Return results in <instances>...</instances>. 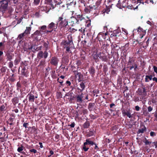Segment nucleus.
Returning <instances> with one entry per match:
<instances>
[{
  "mask_svg": "<svg viewBox=\"0 0 157 157\" xmlns=\"http://www.w3.org/2000/svg\"><path fill=\"white\" fill-rule=\"evenodd\" d=\"M47 27L46 25H43L40 28H39V31L41 33V34H44L45 32Z\"/></svg>",
  "mask_w": 157,
  "mask_h": 157,
  "instance_id": "obj_10",
  "label": "nucleus"
},
{
  "mask_svg": "<svg viewBox=\"0 0 157 157\" xmlns=\"http://www.w3.org/2000/svg\"><path fill=\"white\" fill-rule=\"evenodd\" d=\"M82 148L83 150L85 151H87L89 149V147L87 146L86 143H84L83 145L82 146Z\"/></svg>",
  "mask_w": 157,
  "mask_h": 157,
  "instance_id": "obj_14",
  "label": "nucleus"
},
{
  "mask_svg": "<svg viewBox=\"0 0 157 157\" xmlns=\"http://www.w3.org/2000/svg\"><path fill=\"white\" fill-rule=\"evenodd\" d=\"M122 32H123L126 35L128 34V32L126 29H125L124 28H122Z\"/></svg>",
  "mask_w": 157,
  "mask_h": 157,
  "instance_id": "obj_23",
  "label": "nucleus"
},
{
  "mask_svg": "<svg viewBox=\"0 0 157 157\" xmlns=\"http://www.w3.org/2000/svg\"><path fill=\"white\" fill-rule=\"evenodd\" d=\"M150 135L151 136L153 137L155 136L156 134L154 132H151L150 133Z\"/></svg>",
  "mask_w": 157,
  "mask_h": 157,
  "instance_id": "obj_27",
  "label": "nucleus"
},
{
  "mask_svg": "<svg viewBox=\"0 0 157 157\" xmlns=\"http://www.w3.org/2000/svg\"><path fill=\"white\" fill-rule=\"evenodd\" d=\"M133 63H134L133 61L132 60L130 59L128 62V65L129 66L133 65H134L133 64Z\"/></svg>",
  "mask_w": 157,
  "mask_h": 157,
  "instance_id": "obj_22",
  "label": "nucleus"
},
{
  "mask_svg": "<svg viewBox=\"0 0 157 157\" xmlns=\"http://www.w3.org/2000/svg\"><path fill=\"white\" fill-rule=\"evenodd\" d=\"M109 12V11L108 9H107L105 11V13H108V12Z\"/></svg>",
  "mask_w": 157,
  "mask_h": 157,
  "instance_id": "obj_49",
  "label": "nucleus"
},
{
  "mask_svg": "<svg viewBox=\"0 0 157 157\" xmlns=\"http://www.w3.org/2000/svg\"><path fill=\"white\" fill-rule=\"evenodd\" d=\"M39 144H40V147L41 148H43V146L42 145V143H40V142L39 143Z\"/></svg>",
  "mask_w": 157,
  "mask_h": 157,
  "instance_id": "obj_42",
  "label": "nucleus"
},
{
  "mask_svg": "<svg viewBox=\"0 0 157 157\" xmlns=\"http://www.w3.org/2000/svg\"><path fill=\"white\" fill-rule=\"evenodd\" d=\"M24 147L23 146L18 147L17 148V151L20 153H22V151L23 150Z\"/></svg>",
  "mask_w": 157,
  "mask_h": 157,
  "instance_id": "obj_20",
  "label": "nucleus"
},
{
  "mask_svg": "<svg viewBox=\"0 0 157 157\" xmlns=\"http://www.w3.org/2000/svg\"><path fill=\"white\" fill-rule=\"evenodd\" d=\"M30 151L31 152H33L34 153H36L37 151L36 150L34 149H32L30 150Z\"/></svg>",
  "mask_w": 157,
  "mask_h": 157,
  "instance_id": "obj_29",
  "label": "nucleus"
},
{
  "mask_svg": "<svg viewBox=\"0 0 157 157\" xmlns=\"http://www.w3.org/2000/svg\"><path fill=\"white\" fill-rule=\"evenodd\" d=\"M44 46L46 48H47L48 47V44L46 43H44Z\"/></svg>",
  "mask_w": 157,
  "mask_h": 157,
  "instance_id": "obj_38",
  "label": "nucleus"
},
{
  "mask_svg": "<svg viewBox=\"0 0 157 157\" xmlns=\"http://www.w3.org/2000/svg\"><path fill=\"white\" fill-rule=\"evenodd\" d=\"M8 2L6 0H2L1 2V6L0 9L2 10V12L5 11L8 6Z\"/></svg>",
  "mask_w": 157,
  "mask_h": 157,
  "instance_id": "obj_3",
  "label": "nucleus"
},
{
  "mask_svg": "<svg viewBox=\"0 0 157 157\" xmlns=\"http://www.w3.org/2000/svg\"><path fill=\"white\" fill-rule=\"evenodd\" d=\"M48 55V53L47 51H45L43 53L42 51H40L37 54V57L40 59L43 58L46 59Z\"/></svg>",
  "mask_w": 157,
  "mask_h": 157,
  "instance_id": "obj_5",
  "label": "nucleus"
},
{
  "mask_svg": "<svg viewBox=\"0 0 157 157\" xmlns=\"http://www.w3.org/2000/svg\"><path fill=\"white\" fill-rule=\"evenodd\" d=\"M128 67H129L130 70H131L133 68H134V64L133 65H132V66H129Z\"/></svg>",
  "mask_w": 157,
  "mask_h": 157,
  "instance_id": "obj_37",
  "label": "nucleus"
},
{
  "mask_svg": "<svg viewBox=\"0 0 157 157\" xmlns=\"http://www.w3.org/2000/svg\"><path fill=\"white\" fill-rule=\"evenodd\" d=\"M152 75H146L145 78V81L146 82H149L148 79L151 80H152Z\"/></svg>",
  "mask_w": 157,
  "mask_h": 157,
  "instance_id": "obj_18",
  "label": "nucleus"
},
{
  "mask_svg": "<svg viewBox=\"0 0 157 157\" xmlns=\"http://www.w3.org/2000/svg\"><path fill=\"white\" fill-rule=\"evenodd\" d=\"M85 143H86V144L87 145H93L94 144L93 141L90 140V139H87L86 140V142Z\"/></svg>",
  "mask_w": 157,
  "mask_h": 157,
  "instance_id": "obj_17",
  "label": "nucleus"
},
{
  "mask_svg": "<svg viewBox=\"0 0 157 157\" xmlns=\"http://www.w3.org/2000/svg\"><path fill=\"white\" fill-rule=\"evenodd\" d=\"M125 3L124 0H123L121 3V0H119L118 3L117 4V6L119 8L121 9L122 7H124L125 6H124V4Z\"/></svg>",
  "mask_w": 157,
  "mask_h": 157,
  "instance_id": "obj_11",
  "label": "nucleus"
},
{
  "mask_svg": "<svg viewBox=\"0 0 157 157\" xmlns=\"http://www.w3.org/2000/svg\"><path fill=\"white\" fill-rule=\"evenodd\" d=\"M58 24V23H57V24L56 25L54 23L52 22L48 26V28L52 29H56L57 28Z\"/></svg>",
  "mask_w": 157,
  "mask_h": 157,
  "instance_id": "obj_9",
  "label": "nucleus"
},
{
  "mask_svg": "<svg viewBox=\"0 0 157 157\" xmlns=\"http://www.w3.org/2000/svg\"><path fill=\"white\" fill-rule=\"evenodd\" d=\"M58 22H59V27L61 30L63 29L68 25V20L61 17L59 18Z\"/></svg>",
  "mask_w": 157,
  "mask_h": 157,
  "instance_id": "obj_1",
  "label": "nucleus"
},
{
  "mask_svg": "<svg viewBox=\"0 0 157 157\" xmlns=\"http://www.w3.org/2000/svg\"><path fill=\"white\" fill-rule=\"evenodd\" d=\"M25 36L24 33H22L18 35V37L17 38V40H20L19 41V43H20L22 40L23 39V37Z\"/></svg>",
  "mask_w": 157,
  "mask_h": 157,
  "instance_id": "obj_12",
  "label": "nucleus"
},
{
  "mask_svg": "<svg viewBox=\"0 0 157 157\" xmlns=\"http://www.w3.org/2000/svg\"><path fill=\"white\" fill-rule=\"evenodd\" d=\"M59 82L61 84V83H63V81H59Z\"/></svg>",
  "mask_w": 157,
  "mask_h": 157,
  "instance_id": "obj_63",
  "label": "nucleus"
},
{
  "mask_svg": "<svg viewBox=\"0 0 157 157\" xmlns=\"http://www.w3.org/2000/svg\"><path fill=\"white\" fill-rule=\"evenodd\" d=\"M47 2L48 3L50 4H52V0H46Z\"/></svg>",
  "mask_w": 157,
  "mask_h": 157,
  "instance_id": "obj_35",
  "label": "nucleus"
},
{
  "mask_svg": "<svg viewBox=\"0 0 157 157\" xmlns=\"http://www.w3.org/2000/svg\"><path fill=\"white\" fill-rule=\"evenodd\" d=\"M107 29V27L106 26H105L104 27V29L105 30H106Z\"/></svg>",
  "mask_w": 157,
  "mask_h": 157,
  "instance_id": "obj_48",
  "label": "nucleus"
},
{
  "mask_svg": "<svg viewBox=\"0 0 157 157\" xmlns=\"http://www.w3.org/2000/svg\"><path fill=\"white\" fill-rule=\"evenodd\" d=\"M144 143L146 144H147L149 143V142L147 140H146Z\"/></svg>",
  "mask_w": 157,
  "mask_h": 157,
  "instance_id": "obj_44",
  "label": "nucleus"
},
{
  "mask_svg": "<svg viewBox=\"0 0 157 157\" xmlns=\"http://www.w3.org/2000/svg\"><path fill=\"white\" fill-rule=\"evenodd\" d=\"M90 72L91 74H93L95 72V70L93 68H91L90 70Z\"/></svg>",
  "mask_w": 157,
  "mask_h": 157,
  "instance_id": "obj_25",
  "label": "nucleus"
},
{
  "mask_svg": "<svg viewBox=\"0 0 157 157\" xmlns=\"http://www.w3.org/2000/svg\"><path fill=\"white\" fill-rule=\"evenodd\" d=\"M66 83L69 86H70L71 85V82L69 81H67L66 82Z\"/></svg>",
  "mask_w": 157,
  "mask_h": 157,
  "instance_id": "obj_46",
  "label": "nucleus"
},
{
  "mask_svg": "<svg viewBox=\"0 0 157 157\" xmlns=\"http://www.w3.org/2000/svg\"><path fill=\"white\" fill-rule=\"evenodd\" d=\"M141 0H138V2L140 3L141 2Z\"/></svg>",
  "mask_w": 157,
  "mask_h": 157,
  "instance_id": "obj_60",
  "label": "nucleus"
},
{
  "mask_svg": "<svg viewBox=\"0 0 157 157\" xmlns=\"http://www.w3.org/2000/svg\"><path fill=\"white\" fill-rule=\"evenodd\" d=\"M149 40V39H148L146 41V43L147 44L148 43V42Z\"/></svg>",
  "mask_w": 157,
  "mask_h": 157,
  "instance_id": "obj_57",
  "label": "nucleus"
},
{
  "mask_svg": "<svg viewBox=\"0 0 157 157\" xmlns=\"http://www.w3.org/2000/svg\"><path fill=\"white\" fill-rule=\"evenodd\" d=\"M155 117L157 118V113L155 114Z\"/></svg>",
  "mask_w": 157,
  "mask_h": 157,
  "instance_id": "obj_64",
  "label": "nucleus"
},
{
  "mask_svg": "<svg viewBox=\"0 0 157 157\" xmlns=\"http://www.w3.org/2000/svg\"><path fill=\"white\" fill-rule=\"evenodd\" d=\"M150 2L153 4L154 3V1L153 0H150Z\"/></svg>",
  "mask_w": 157,
  "mask_h": 157,
  "instance_id": "obj_51",
  "label": "nucleus"
},
{
  "mask_svg": "<svg viewBox=\"0 0 157 157\" xmlns=\"http://www.w3.org/2000/svg\"><path fill=\"white\" fill-rule=\"evenodd\" d=\"M138 93L143 98L147 95V93L145 88H143L142 89H139Z\"/></svg>",
  "mask_w": 157,
  "mask_h": 157,
  "instance_id": "obj_6",
  "label": "nucleus"
},
{
  "mask_svg": "<svg viewBox=\"0 0 157 157\" xmlns=\"http://www.w3.org/2000/svg\"><path fill=\"white\" fill-rule=\"evenodd\" d=\"M75 126V124L74 122L72 123L71 124L69 125V126H70L71 128H74Z\"/></svg>",
  "mask_w": 157,
  "mask_h": 157,
  "instance_id": "obj_33",
  "label": "nucleus"
},
{
  "mask_svg": "<svg viewBox=\"0 0 157 157\" xmlns=\"http://www.w3.org/2000/svg\"><path fill=\"white\" fill-rule=\"evenodd\" d=\"M78 31H79L81 32L82 33H84L85 31V30L84 29H83L82 28L81 29H79L78 30Z\"/></svg>",
  "mask_w": 157,
  "mask_h": 157,
  "instance_id": "obj_32",
  "label": "nucleus"
},
{
  "mask_svg": "<svg viewBox=\"0 0 157 157\" xmlns=\"http://www.w3.org/2000/svg\"><path fill=\"white\" fill-rule=\"evenodd\" d=\"M3 54V53L2 52V51H0V56H1Z\"/></svg>",
  "mask_w": 157,
  "mask_h": 157,
  "instance_id": "obj_54",
  "label": "nucleus"
},
{
  "mask_svg": "<svg viewBox=\"0 0 157 157\" xmlns=\"http://www.w3.org/2000/svg\"><path fill=\"white\" fill-rule=\"evenodd\" d=\"M135 109L136 111H138L140 109V107L138 106L137 105L135 107Z\"/></svg>",
  "mask_w": 157,
  "mask_h": 157,
  "instance_id": "obj_36",
  "label": "nucleus"
},
{
  "mask_svg": "<svg viewBox=\"0 0 157 157\" xmlns=\"http://www.w3.org/2000/svg\"><path fill=\"white\" fill-rule=\"evenodd\" d=\"M80 85V87L82 88V89L81 90V91H82L85 87L84 83L83 82H81Z\"/></svg>",
  "mask_w": 157,
  "mask_h": 157,
  "instance_id": "obj_19",
  "label": "nucleus"
},
{
  "mask_svg": "<svg viewBox=\"0 0 157 157\" xmlns=\"http://www.w3.org/2000/svg\"><path fill=\"white\" fill-rule=\"evenodd\" d=\"M83 94L82 93L80 95H77L76 96V102L79 103H81L83 101Z\"/></svg>",
  "mask_w": 157,
  "mask_h": 157,
  "instance_id": "obj_8",
  "label": "nucleus"
},
{
  "mask_svg": "<svg viewBox=\"0 0 157 157\" xmlns=\"http://www.w3.org/2000/svg\"><path fill=\"white\" fill-rule=\"evenodd\" d=\"M88 97L87 96L86 97V100H87L88 99Z\"/></svg>",
  "mask_w": 157,
  "mask_h": 157,
  "instance_id": "obj_61",
  "label": "nucleus"
},
{
  "mask_svg": "<svg viewBox=\"0 0 157 157\" xmlns=\"http://www.w3.org/2000/svg\"><path fill=\"white\" fill-rule=\"evenodd\" d=\"M152 80L155 82H157V78L155 77H154L152 78Z\"/></svg>",
  "mask_w": 157,
  "mask_h": 157,
  "instance_id": "obj_39",
  "label": "nucleus"
},
{
  "mask_svg": "<svg viewBox=\"0 0 157 157\" xmlns=\"http://www.w3.org/2000/svg\"><path fill=\"white\" fill-rule=\"evenodd\" d=\"M138 100H139V99H138V98L137 99L136 98V99H135V101H138Z\"/></svg>",
  "mask_w": 157,
  "mask_h": 157,
  "instance_id": "obj_62",
  "label": "nucleus"
},
{
  "mask_svg": "<svg viewBox=\"0 0 157 157\" xmlns=\"http://www.w3.org/2000/svg\"><path fill=\"white\" fill-rule=\"evenodd\" d=\"M40 2V0H34V3L36 5L39 4Z\"/></svg>",
  "mask_w": 157,
  "mask_h": 157,
  "instance_id": "obj_31",
  "label": "nucleus"
},
{
  "mask_svg": "<svg viewBox=\"0 0 157 157\" xmlns=\"http://www.w3.org/2000/svg\"><path fill=\"white\" fill-rule=\"evenodd\" d=\"M147 109L148 112H150L152 110L153 108L151 106H149L148 107Z\"/></svg>",
  "mask_w": 157,
  "mask_h": 157,
  "instance_id": "obj_30",
  "label": "nucleus"
},
{
  "mask_svg": "<svg viewBox=\"0 0 157 157\" xmlns=\"http://www.w3.org/2000/svg\"><path fill=\"white\" fill-rule=\"evenodd\" d=\"M14 2V3H15L17 2V0H13Z\"/></svg>",
  "mask_w": 157,
  "mask_h": 157,
  "instance_id": "obj_52",
  "label": "nucleus"
},
{
  "mask_svg": "<svg viewBox=\"0 0 157 157\" xmlns=\"http://www.w3.org/2000/svg\"><path fill=\"white\" fill-rule=\"evenodd\" d=\"M4 42H0V47L4 45Z\"/></svg>",
  "mask_w": 157,
  "mask_h": 157,
  "instance_id": "obj_43",
  "label": "nucleus"
},
{
  "mask_svg": "<svg viewBox=\"0 0 157 157\" xmlns=\"http://www.w3.org/2000/svg\"><path fill=\"white\" fill-rule=\"evenodd\" d=\"M58 59L56 57H53L51 59L50 61V63L54 66H57L59 62Z\"/></svg>",
  "mask_w": 157,
  "mask_h": 157,
  "instance_id": "obj_7",
  "label": "nucleus"
},
{
  "mask_svg": "<svg viewBox=\"0 0 157 157\" xmlns=\"http://www.w3.org/2000/svg\"><path fill=\"white\" fill-rule=\"evenodd\" d=\"M6 109V108L5 106L3 105L0 107V110L1 111H3L5 110Z\"/></svg>",
  "mask_w": 157,
  "mask_h": 157,
  "instance_id": "obj_21",
  "label": "nucleus"
},
{
  "mask_svg": "<svg viewBox=\"0 0 157 157\" xmlns=\"http://www.w3.org/2000/svg\"><path fill=\"white\" fill-rule=\"evenodd\" d=\"M144 34L143 35L141 36L140 37V38L141 39H142L143 37V36H144Z\"/></svg>",
  "mask_w": 157,
  "mask_h": 157,
  "instance_id": "obj_59",
  "label": "nucleus"
},
{
  "mask_svg": "<svg viewBox=\"0 0 157 157\" xmlns=\"http://www.w3.org/2000/svg\"><path fill=\"white\" fill-rule=\"evenodd\" d=\"M41 35L39 30H37L34 34H32V36L36 40H40Z\"/></svg>",
  "mask_w": 157,
  "mask_h": 157,
  "instance_id": "obj_4",
  "label": "nucleus"
},
{
  "mask_svg": "<svg viewBox=\"0 0 157 157\" xmlns=\"http://www.w3.org/2000/svg\"><path fill=\"white\" fill-rule=\"evenodd\" d=\"M28 124L27 123H24L23 125V127H25V128H27V125Z\"/></svg>",
  "mask_w": 157,
  "mask_h": 157,
  "instance_id": "obj_40",
  "label": "nucleus"
},
{
  "mask_svg": "<svg viewBox=\"0 0 157 157\" xmlns=\"http://www.w3.org/2000/svg\"><path fill=\"white\" fill-rule=\"evenodd\" d=\"M147 23L148 24H151V22L149 21H147Z\"/></svg>",
  "mask_w": 157,
  "mask_h": 157,
  "instance_id": "obj_55",
  "label": "nucleus"
},
{
  "mask_svg": "<svg viewBox=\"0 0 157 157\" xmlns=\"http://www.w3.org/2000/svg\"><path fill=\"white\" fill-rule=\"evenodd\" d=\"M28 96H29V101L33 102L34 101L35 99L34 96L32 94H29Z\"/></svg>",
  "mask_w": 157,
  "mask_h": 157,
  "instance_id": "obj_13",
  "label": "nucleus"
},
{
  "mask_svg": "<svg viewBox=\"0 0 157 157\" xmlns=\"http://www.w3.org/2000/svg\"><path fill=\"white\" fill-rule=\"evenodd\" d=\"M143 29H142L140 27H139L137 31L138 33H140L141 32H142Z\"/></svg>",
  "mask_w": 157,
  "mask_h": 157,
  "instance_id": "obj_28",
  "label": "nucleus"
},
{
  "mask_svg": "<svg viewBox=\"0 0 157 157\" xmlns=\"http://www.w3.org/2000/svg\"><path fill=\"white\" fill-rule=\"evenodd\" d=\"M62 46L65 48L66 51L67 52H71L70 49H71L73 46V43L72 41L69 40L68 41H64L61 43Z\"/></svg>",
  "mask_w": 157,
  "mask_h": 157,
  "instance_id": "obj_2",
  "label": "nucleus"
},
{
  "mask_svg": "<svg viewBox=\"0 0 157 157\" xmlns=\"http://www.w3.org/2000/svg\"><path fill=\"white\" fill-rule=\"evenodd\" d=\"M153 69L155 72L157 74V67L154 66L153 67Z\"/></svg>",
  "mask_w": 157,
  "mask_h": 157,
  "instance_id": "obj_34",
  "label": "nucleus"
},
{
  "mask_svg": "<svg viewBox=\"0 0 157 157\" xmlns=\"http://www.w3.org/2000/svg\"><path fill=\"white\" fill-rule=\"evenodd\" d=\"M123 114H124V115L127 116L129 118H131L132 117V115L129 112L127 111V112H123Z\"/></svg>",
  "mask_w": 157,
  "mask_h": 157,
  "instance_id": "obj_16",
  "label": "nucleus"
},
{
  "mask_svg": "<svg viewBox=\"0 0 157 157\" xmlns=\"http://www.w3.org/2000/svg\"><path fill=\"white\" fill-rule=\"evenodd\" d=\"M115 104L113 103L111 104L110 105V106L111 108L113 107V106H114Z\"/></svg>",
  "mask_w": 157,
  "mask_h": 157,
  "instance_id": "obj_45",
  "label": "nucleus"
},
{
  "mask_svg": "<svg viewBox=\"0 0 157 157\" xmlns=\"http://www.w3.org/2000/svg\"><path fill=\"white\" fill-rule=\"evenodd\" d=\"M95 149H97L98 148V146H97V145H96L95 144Z\"/></svg>",
  "mask_w": 157,
  "mask_h": 157,
  "instance_id": "obj_56",
  "label": "nucleus"
},
{
  "mask_svg": "<svg viewBox=\"0 0 157 157\" xmlns=\"http://www.w3.org/2000/svg\"><path fill=\"white\" fill-rule=\"evenodd\" d=\"M155 147L157 148V141L155 143Z\"/></svg>",
  "mask_w": 157,
  "mask_h": 157,
  "instance_id": "obj_58",
  "label": "nucleus"
},
{
  "mask_svg": "<svg viewBox=\"0 0 157 157\" xmlns=\"http://www.w3.org/2000/svg\"><path fill=\"white\" fill-rule=\"evenodd\" d=\"M134 70L135 71L136 69V68H137V65H136V64H135V63H134Z\"/></svg>",
  "mask_w": 157,
  "mask_h": 157,
  "instance_id": "obj_41",
  "label": "nucleus"
},
{
  "mask_svg": "<svg viewBox=\"0 0 157 157\" xmlns=\"http://www.w3.org/2000/svg\"><path fill=\"white\" fill-rule=\"evenodd\" d=\"M50 154H51L50 155H53L54 154L53 152L52 151H50Z\"/></svg>",
  "mask_w": 157,
  "mask_h": 157,
  "instance_id": "obj_47",
  "label": "nucleus"
},
{
  "mask_svg": "<svg viewBox=\"0 0 157 157\" xmlns=\"http://www.w3.org/2000/svg\"><path fill=\"white\" fill-rule=\"evenodd\" d=\"M145 129L144 128H142L139 129L138 132L139 133H143L144 132Z\"/></svg>",
  "mask_w": 157,
  "mask_h": 157,
  "instance_id": "obj_26",
  "label": "nucleus"
},
{
  "mask_svg": "<svg viewBox=\"0 0 157 157\" xmlns=\"http://www.w3.org/2000/svg\"><path fill=\"white\" fill-rule=\"evenodd\" d=\"M31 30V28L30 27H27L26 28V29L25 30L24 32L23 33H24V34L25 35V34H28L30 33V32Z\"/></svg>",
  "mask_w": 157,
  "mask_h": 157,
  "instance_id": "obj_15",
  "label": "nucleus"
},
{
  "mask_svg": "<svg viewBox=\"0 0 157 157\" xmlns=\"http://www.w3.org/2000/svg\"><path fill=\"white\" fill-rule=\"evenodd\" d=\"M92 9H94V10L96 9V8L95 7V6H94L92 7Z\"/></svg>",
  "mask_w": 157,
  "mask_h": 157,
  "instance_id": "obj_53",
  "label": "nucleus"
},
{
  "mask_svg": "<svg viewBox=\"0 0 157 157\" xmlns=\"http://www.w3.org/2000/svg\"><path fill=\"white\" fill-rule=\"evenodd\" d=\"M89 125V123L88 122H86L84 124V127L85 128H87Z\"/></svg>",
  "mask_w": 157,
  "mask_h": 157,
  "instance_id": "obj_24",
  "label": "nucleus"
},
{
  "mask_svg": "<svg viewBox=\"0 0 157 157\" xmlns=\"http://www.w3.org/2000/svg\"><path fill=\"white\" fill-rule=\"evenodd\" d=\"M60 78L62 79H63L65 77L64 76L61 75L60 76Z\"/></svg>",
  "mask_w": 157,
  "mask_h": 157,
  "instance_id": "obj_50",
  "label": "nucleus"
}]
</instances>
